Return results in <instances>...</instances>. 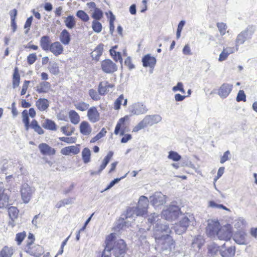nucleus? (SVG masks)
<instances>
[{"instance_id": "1", "label": "nucleus", "mask_w": 257, "mask_h": 257, "mask_svg": "<svg viewBox=\"0 0 257 257\" xmlns=\"http://www.w3.org/2000/svg\"><path fill=\"white\" fill-rule=\"evenodd\" d=\"M149 201L150 199H149L145 196H141L140 197L137 206L136 208H131L127 210L126 218H132L134 220L135 215L138 216L145 214L147 211Z\"/></svg>"}, {"instance_id": "2", "label": "nucleus", "mask_w": 257, "mask_h": 257, "mask_svg": "<svg viewBox=\"0 0 257 257\" xmlns=\"http://www.w3.org/2000/svg\"><path fill=\"white\" fill-rule=\"evenodd\" d=\"M110 234H114V237L110 241L111 245L109 246L110 251L113 254L115 257H123L126 250V245L123 240L117 239L116 240V234L112 233Z\"/></svg>"}, {"instance_id": "3", "label": "nucleus", "mask_w": 257, "mask_h": 257, "mask_svg": "<svg viewBox=\"0 0 257 257\" xmlns=\"http://www.w3.org/2000/svg\"><path fill=\"white\" fill-rule=\"evenodd\" d=\"M162 119V117L159 114L147 115L133 128V132H137L148 125L152 126L161 122Z\"/></svg>"}, {"instance_id": "4", "label": "nucleus", "mask_w": 257, "mask_h": 257, "mask_svg": "<svg viewBox=\"0 0 257 257\" xmlns=\"http://www.w3.org/2000/svg\"><path fill=\"white\" fill-rule=\"evenodd\" d=\"M159 243L162 251H164L165 255L169 254L175 247L174 241L169 234L163 235L160 238L156 239Z\"/></svg>"}, {"instance_id": "5", "label": "nucleus", "mask_w": 257, "mask_h": 257, "mask_svg": "<svg viewBox=\"0 0 257 257\" xmlns=\"http://www.w3.org/2000/svg\"><path fill=\"white\" fill-rule=\"evenodd\" d=\"M180 214L179 207L174 205L167 206L162 212V216L168 221H172L177 219Z\"/></svg>"}, {"instance_id": "6", "label": "nucleus", "mask_w": 257, "mask_h": 257, "mask_svg": "<svg viewBox=\"0 0 257 257\" xmlns=\"http://www.w3.org/2000/svg\"><path fill=\"white\" fill-rule=\"evenodd\" d=\"M130 115H139L145 114L148 111L146 105L142 102H135L128 107Z\"/></svg>"}, {"instance_id": "7", "label": "nucleus", "mask_w": 257, "mask_h": 257, "mask_svg": "<svg viewBox=\"0 0 257 257\" xmlns=\"http://www.w3.org/2000/svg\"><path fill=\"white\" fill-rule=\"evenodd\" d=\"M190 221V219L188 217H183L179 222L175 223L173 226L175 233L179 235L184 233L189 226Z\"/></svg>"}, {"instance_id": "8", "label": "nucleus", "mask_w": 257, "mask_h": 257, "mask_svg": "<svg viewBox=\"0 0 257 257\" xmlns=\"http://www.w3.org/2000/svg\"><path fill=\"white\" fill-rule=\"evenodd\" d=\"M166 198L161 192H156L150 197V202L153 206L157 207L165 204Z\"/></svg>"}, {"instance_id": "9", "label": "nucleus", "mask_w": 257, "mask_h": 257, "mask_svg": "<svg viewBox=\"0 0 257 257\" xmlns=\"http://www.w3.org/2000/svg\"><path fill=\"white\" fill-rule=\"evenodd\" d=\"M220 240L228 241L232 237V231L230 225L227 224L220 227L216 235Z\"/></svg>"}, {"instance_id": "10", "label": "nucleus", "mask_w": 257, "mask_h": 257, "mask_svg": "<svg viewBox=\"0 0 257 257\" xmlns=\"http://www.w3.org/2000/svg\"><path fill=\"white\" fill-rule=\"evenodd\" d=\"M171 232V230L167 224L158 223L154 228V236L156 240L161 238L163 235L169 234Z\"/></svg>"}, {"instance_id": "11", "label": "nucleus", "mask_w": 257, "mask_h": 257, "mask_svg": "<svg viewBox=\"0 0 257 257\" xmlns=\"http://www.w3.org/2000/svg\"><path fill=\"white\" fill-rule=\"evenodd\" d=\"M220 227V223L217 220L209 219L207 221L206 233L210 237H214Z\"/></svg>"}, {"instance_id": "12", "label": "nucleus", "mask_w": 257, "mask_h": 257, "mask_svg": "<svg viewBox=\"0 0 257 257\" xmlns=\"http://www.w3.org/2000/svg\"><path fill=\"white\" fill-rule=\"evenodd\" d=\"M21 192L22 200L24 203H27L30 201L32 194L35 192V189L27 184H24L22 186Z\"/></svg>"}, {"instance_id": "13", "label": "nucleus", "mask_w": 257, "mask_h": 257, "mask_svg": "<svg viewBox=\"0 0 257 257\" xmlns=\"http://www.w3.org/2000/svg\"><path fill=\"white\" fill-rule=\"evenodd\" d=\"M27 252L35 257H39L44 252L43 247L38 244H34L32 242H28Z\"/></svg>"}, {"instance_id": "14", "label": "nucleus", "mask_w": 257, "mask_h": 257, "mask_svg": "<svg viewBox=\"0 0 257 257\" xmlns=\"http://www.w3.org/2000/svg\"><path fill=\"white\" fill-rule=\"evenodd\" d=\"M101 68L106 73H112L117 70L116 64L109 59H105L101 62Z\"/></svg>"}, {"instance_id": "15", "label": "nucleus", "mask_w": 257, "mask_h": 257, "mask_svg": "<svg viewBox=\"0 0 257 257\" xmlns=\"http://www.w3.org/2000/svg\"><path fill=\"white\" fill-rule=\"evenodd\" d=\"M128 115H125L123 117H122L119 119L114 130V134L118 135L120 132V136L124 135L125 128L126 127L124 122L125 121L128 120Z\"/></svg>"}, {"instance_id": "16", "label": "nucleus", "mask_w": 257, "mask_h": 257, "mask_svg": "<svg viewBox=\"0 0 257 257\" xmlns=\"http://www.w3.org/2000/svg\"><path fill=\"white\" fill-rule=\"evenodd\" d=\"M236 251L235 247L231 246L226 247L225 244L224 243L220 247L219 252L222 257H233Z\"/></svg>"}, {"instance_id": "17", "label": "nucleus", "mask_w": 257, "mask_h": 257, "mask_svg": "<svg viewBox=\"0 0 257 257\" xmlns=\"http://www.w3.org/2000/svg\"><path fill=\"white\" fill-rule=\"evenodd\" d=\"M233 85L229 83H223L219 87L218 95L222 98H226L230 93Z\"/></svg>"}, {"instance_id": "18", "label": "nucleus", "mask_w": 257, "mask_h": 257, "mask_svg": "<svg viewBox=\"0 0 257 257\" xmlns=\"http://www.w3.org/2000/svg\"><path fill=\"white\" fill-rule=\"evenodd\" d=\"M251 35V33L249 34L248 30H245L238 34L235 41V50L237 51L238 46L243 44L246 40L250 37Z\"/></svg>"}, {"instance_id": "19", "label": "nucleus", "mask_w": 257, "mask_h": 257, "mask_svg": "<svg viewBox=\"0 0 257 257\" xmlns=\"http://www.w3.org/2000/svg\"><path fill=\"white\" fill-rule=\"evenodd\" d=\"M64 48L61 43L59 42H55L50 45L49 50L55 56H58L62 54Z\"/></svg>"}, {"instance_id": "20", "label": "nucleus", "mask_w": 257, "mask_h": 257, "mask_svg": "<svg viewBox=\"0 0 257 257\" xmlns=\"http://www.w3.org/2000/svg\"><path fill=\"white\" fill-rule=\"evenodd\" d=\"M87 117L89 121L93 123L99 120V113L95 107L92 106L88 110Z\"/></svg>"}, {"instance_id": "21", "label": "nucleus", "mask_w": 257, "mask_h": 257, "mask_svg": "<svg viewBox=\"0 0 257 257\" xmlns=\"http://www.w3.org/2000/svg\"><path fill=\"white\" fill-rule=\"evenodd\" d=\"M39 149L40 152L43 155H53L56 153V151L54 149L50 147L46 143H41L39 145Z\"/></svg>"}, {"instance_id": "22", "label": "nucleus", "mask_w": 257, "mask_h": 257, "mask_svg": "<svg viewBox=\"0 0 257 257\" xmlns=\"http://www.w3.org/2000/svg\"><path fill=\"white\" fill-rule=\"evenodd\" d=\"M142 62L144 67L154 68L156 63V59L154 57L147 54L142 58Z\"/></svg>"}, {"instance_id": "23", "label": "nucleus", "mask_w": 257, "mask_h": 257, "mask_svg": "<svg viewBox=\"0 0 257 257\" xmlns=\"http://www.w3.org/2000/svg\"><path fill=\"white\" fill-rule=\"evenodd\" d=\"M5 189L3 183L0 182V208L6 206L9 201V197L7 194L5 193Z\"/></svg>"}, {"instance_id": "24", "label": "nucleus", "mask_w": 257, "mask_h": 257, "mask_svg": "<svg viewBox=\"0 0 257 257\" xmlns=\"http://www.w3.org/2000/svg\"><path fill=\"white\" fill-rule=\"evenodd\" d=\"M246 234L243 231L237 232L234 235L233 240L238 244H246Z\"/></svg>"}, {"instance_id": "25", "label": "nucleus", "mask_w": 257, "mask_h": 257, "mask_svg": "<svg viewBox=\"0 0 257 257\" xmlns=\"http://www.w3.org/2000/svg\"><path fill=\"white\" fill-rule=\"evenodd\" d=\"M80 152V149L76 146H71L62 148L61 153L64 155H69L70 154L76 155Z\"/></svg>"}, {"instance_id": "26", "label": "nucleus", "mask_w": 257, "mask_h": 257, "mask_svg": "<svg viewBox=\"0 0 257 257\" xmlns=\"http://www.w3.org/2000/svg\"><path fill=\"white\" fill-rule=\"evenodd\" d=\"M51 88V84L47 81L40 82L36 87V91L39 93H47Z\"/></svg>"}, {"instance_id": "27", "label": "nucleus", "mask_w": 257, "mask_h": 257, "mask_svg": "<svg viewBox=\"0 0 257 257\" xmlns=\"http://www.w3.org/2000/svg\"><path fill=\"white\" fill-rule=\"evenodd\" d=\"M204 240L201 235H197L192 241V247L195 251L199 250L202 245L204 244Z\"/></svg>"}, {"instance_id": "28", "label": "nucleus", "mask_w": 257, "mask_h": 257, "mask_svg": "<svg viewBox=\"0 0 257 257\" xmlns=\"http://www.w3.org/2000/svg\"><path fill=\"white\" fill-rule=\"evenodd\" d=\"M91 131L92 128L88 122L85 121L81 122L80 124V132L82 134L88 136L91 134Z\"/></svg>"}, {"instance_id": "29", "label": "nucleus", "mask_w": 257, "mask_h": 257, "mask_svg": "<svg viewBox=\"0 0 257 257\" xmlns=\"http://www.w3.org/2000/svg\"><path fill=\"white\" fill-rule=\"evenodd\" d=\"M40 45L43 50L49 51L51 45V40L49 37L48 36L42 37L40 41Z\"/></svg>"}, {"instance_id": "30", "label": "nucleus", "mask_w": 257, "mask_h": 257, "mask_svg": "<svg viewBox=\"0 0 257 257\" xmlns=\"http://www.w3.org/2000/svg\"><path fill=\"white\" fill-rule=\"evenodd\" d=\"M36 105L40 111H44L48 108L49 102L47 99L39 98L36 101Z\"/></svg>"}, {"instance_id": "31", "label": "nucleus", "mask_w": 257, "mask_h": 257, "mask_svg": "<svg viewBox=\"0 0 257 257\" xmlns=\"http://www.w3.org/2000/svg\"><path fill=\"white\" fill-rule=\"evenodd\" d=\"M114 235V234H109L107 236L106 239V245L102 254V257H111L110 249L109 248V245L111 244L109 241L112 240Z\"/></svg>"}, {"instance_id": "32", "label": "nucleus", "mask_w": 257, "mask_h": 257, "mask_svg": "<svg viewBox=\"0 0 257 257\" xmlns=\"http://www.w3.org/2000/svg\"><path fill=\"white\" fill-rule=\"evenodd\" d=\"M71 40L70 35L67 30H63L60 35V40L64 45L69 44Z\"/></svg>"}, {"instance_id": "33", "label": "nucleus", "mask_w": 257, "mask_h": 257, "mask_svg": "<svg viewBox=\"0 0 257 257\" xmlns=\"http://www.w3.org/2000/svg\"><path fill=\"white\" fill-rule=\"evenodd\" d=\"M103 50V45L99 44L93 51L91 53V57L93 59L98 60L100 56L102 55Z\"/></svg>"}, {"instance_id": "34", "label": "nucleus", "mask_w": 257, "mask_h": 257, "mask_svg": "<svg viewBox=\"0 0 257 257\" xmlns=\"http://www.w3.org/2000/svg\"><path fill=\"white\" fill-rule=\"evenodd\" d=\"M113 156L112 152H109L107 155L104 158L102 164L100 166L99 170L98 171V173H100L107 166L108 163L109 162L110 159Z\"/></svg>"}, {"instance_id": "35", "label": "nucleus", "mask_w": 257, "mask_h": 257, "mask_svg": "<svg viewBox=\"0 0 257 257\" xmlns=\"http://www.w3.org/2000/svg\"><path fill=\"white\" fill-rule=\"evenodd\" d=\"M64 23L66 26L70 29H73L76 25L75 18L73 16L71 15L68 16L67 18H66L65 20H64Z\"/></svg>"}, {"instance_id": "36", "label": "nucleus", "mask_w": 257, "mask_h": 257, "mask_svg": "<svg viewBox=\"0 0 257 257\" xmlns=\"http://www.w3.org/2000/svg\"><path fill=\"white\" fill-rule=\"evenodd\" d=\"M90 150L88 148H85L82 152V158L85 164H87L90 161Z\"/></svg>"}, {"instance_id": "37", "label": "nucleus", "mask_w": 257, "mask_h": 257, "mask_svg": "<svg viewBox=\"0 0 257 257\" xmlns=\"http://www.w3.org/2000/svg\"><path fill=\"white\" fill-rule=\"evenodd\" d=\"M69 116L71 122L74 124H77L80 121L79 115L74 110H71L69 111Z\"/></svg>"}, {"instance_id": "38", "label": "nucleus", "mask_w": 257, "mask_h": 257, "mask_svg": "<svg viewBox=\"0 0 257 257\" xmlns=\"http://www.w3.org/2000/svg\"><path fill=\"white\" fill-rule=\"evenodd\" d=\"M13 254V249L11 247L5 246L0 252V257H12Z\"/></svg>"}, {"instance_id": "39", "label": "nucleus", "mask_w": 257, "mask_h": 257, "mask_svg": "<svg viewBox=\"0 0 257 257\" xmlns=\"http://www.w3.org/2000/svg\"><path fill=\"white\" fill-rule=\"evenodd\" d=\"M107 86H109L108 82L106 81L101 82L99 83L98 91L100 95H103L108 91Z\"/></svg>"}, {"instance_id": "40", "label": "nucleus", "mask_w": 257, "mask_h": 257, "mask_svg": "<svg viewBox=\"0 0 257 257\" xmlns=\"http://www.w3.org/2000/svg\"><path fill=\"white\" fill-rule=\"evenodd\" d=\"M42 126L46 129L54 131L56 130L55 122L50 119L45 120L42 123Z\"/></svg>"}, {"instance_id": "41", "label": "nucleus", "mask_w": 257, "mask_h": 257, "mask_svg": "<svg viewBox=\"0 0 257 257\" xmlns=\"http://www.w3.org/2000/svg\"><path fill=\"white\" fill-rule=\"evenodd\" d=\"M20 77L17 68H16L13 74V87L14 88L19 85Z\"/></svg>"}, {"instance_id": "42", "label": "nucleus", "mask_w": 257, "mask_h": 257, "mask_svg": "<svg viewBox=\"0 0 257 257\" xmlns=\"http://www.w3.org/2000/svg\"><path fill=\"white\" fill-rule=\"evenodd\" d=\"M8 212L10 218L12 219V220H15L17 218L19 214V210L16 207L12 206L9 208Z\"/></svg>"}, {"instance_id": "43", "label": "nucleus", "mask_w": 257, "mask_h": 257, "mask_svg": "<svg viewBox=\"0 0 257 257\" xmlns=\"http://www.w3.org/2000/svg\"><path fill=\"white\" fill-rule=\"evenodd\" d=\"M31 127L39 135L44 134V131L41 127L39 125L38 122L36 120H33L31 122Z\"/></svg>"}, {"instance_id": "44", "label": "nucleus", "mask_w": 257, "mask_h": 257, "mask_svg": "<svg viewBox=\"0 0 257 257\" xmlns=\"http://www.w3.org/2000/svg\"><path fill=\"white\" fill-rule=\"evenodd\" d=\"M74 106L78 110L84 111L88 108L89 105L84 102L81 101L75 103Z\"/></svg>"}, {"instance_id": "45", "label": "nucleus", "mask_w": 257, "mask_h": 257, "mask_svg": "<svg viewBox=\"0 0 257 257\" xmlns=\"http://www.w3.org/2000/svg\"><path fill=\"white\" fill-rule=\"evenodd\" d=\"M49 70L53 75H57L59 72L57 63L56 62L50 63Z\"/></svg>"}, {"instance_id": "46", "label": "nucleus", "mask_w": 257, "mask_h": 257, "mask_svg": "<svg viewBox=\"0 0 257 257\" xmlns=\"http://www.w3.org/2000/svg\"><path fill=\"white\" fill-rule=\"evenodd\" d=\"M76 16L84 22H87L89 20L88 15L83 11L79 10L76 13Z\"/></svg>"}, {"instance_id": "47", "label": "nucleus", "mask_w": 257, "mask_h": 257, "mask_svg": "<svg viewBox=\"0 0 257 257\" xmlns=\"http://www.w3.org/2000/svg\"><path fill=\"white\" fill-rule=\"evenodd\" d=\"M102 16L103 13L102 11L98 8L95 9L92 14V17L96 20H100Z\"/></svg>"}, {"instance_id": "48", "label": "nucleus", "mask_w": 257, "mask_h": 257, "mask_svg": "<svg viewBox=\"0 0 257 257\" xmlns=\"http://www.w3.org/2000/svg\"><path fill=\"white\" fill-rule=\"evenodd\" d=\"M168 158L174 161H178L181 159V156L177 152L171 151L169 152Z\"/></svg>"}, {"instance_id": "49", "label": "nucleus", "mask_w": 257, "mask_h": 257, "mask_svg": "<svg viewBox=\"0 0 257 257\" xmlns=\"http://www.w3.org/2000/svg\"><path fill=\"white\" fill-rule=\"evenodd\" d=\"M92 27L93 31L96 33H100L102 30V25L100 23L97 21H93L92 24Z\"/></svg>"}, {"instance_id": "50", "label": "nucleus", "mask_w": 257, "mask_h": 257, "mask_svg": "<svg viewBox=\"0 0 257 257\" xmlns=\"http://www.w3.org/2000/svg\"><path fill=\"white\" fill-rule=\"evenodd\" d=\"M217 27L221 36L224 35L227 29V26L226 24L224 23H218L217 24Z\"/></svg>"}, {"instance_id": "51", "label": "nucleus", "mask_w": 257, "mask_h": 257, "mask_svg": "<svg viewBox=\"0 0 257 257\" xmlns=\"http://www.w3.org/2000/svg\"><path fill=\"white\" fill-rule=\"evenodd\" d=\"M123 99V95H120L115 101L114 103V108L115 110H118L120 109V105L122 103V101Z\"/></svg>"}, {"instance_id": "52", "label": "nucleus", "mask_w": 257, "mask_h": 257, "mask_svg": "<svg viewBox=\"0 0 257 257\" xmlns=\"http://www.w3.org/2000/svg\"><path fill=\"white\" fill-rule=\"evenodd\" d=\"M59 139L63 142L67 144H73L76 142V138L75 137H60Z\"/></svg>"}, {"instance_id": "53", "label": "nucleus", "mask_w": 257, "mask_h": 257, "mask_svg": "<svg viewBox=\"0 0 257 257\" xmlns=\"http://www.w3.org/2000/svg\"><path fill=\"white\" fill-rule=\"evenodd\" d=\"M89 94L91 98L94 100H98L100 99V96L96 91L94 89H90L89 91Z\"/></svg>"}, {"instance_id": "54", "label": "nucleus", "mask_w": 257, "mask_h": 257, "mask_svg": "<svg viewBox=\"0 0 257 257\" xmlns=\"http://www.w3.org/2000/svg\"><path fill=\"white\" fill-rule=\"evenodd\" d=\"M236 101L237 102L246 101V95L243 90H240L239 91L236 97Z\"/></svg>"}, {"instance_id": "55", "label": "nucleus", "mask_w": 257, "mask_h": 257, "mask_svg": "<svg viewBox=\"0 0 257 257\" xmlns=\"http://www.w3.org/2000/svg\"><path fill=\"white\" fill-rule=\"evenodd\" d=\"M26 236L25 232L18 233L16 234V240L18 242V244L20 245Z\"/></svg>"}, {"instance_id": "56", "label": "nucleus", "mask_w": 257, "mask_h": 257, "mask_svg": "<svg viewBox=\"0 0 257 257\" xmlns=\"http://www.w3.org/2000/svg\"><path fill=\"white\" fill-rule=\"evenodd\" d=\"M172 90L174 92L180 91L183 93H185V90L183 88V84L182 82H178L176 86L172 88Z\"/></svg>"}, {"instance_id": "57", "label": "nucleus", "mask_w": 257, "mask_h": 257, "mask_svg": "<svg viewBox=\"0 0 257 257\" xmlns=\"http://www.w3.org/2000/svg\"><path fill=\"white\" fill-rule=\"evenodd\" d=\"M127 173H126L124 176L120 178H116V179H114L113 180H112L110 183L108 185V186L106 188V189H105V190H108L109 189H110L111 187H112L115 184L117 183L121 179H123L124 178L126 175H127Z\"/></svg>"}, {"instance_id": "58", "label": "nucleus", "mask_w": 257, "mask_h": 257, "mask_svg": "<svg viewBox=\"0 0 257 257\" xmlns=\"http://www.w3.org/2000/svg\"><path fill=\"white\" fill-rule=\"evenodd\" d=\"M37 59V56L35 53L30 54L27 57V61L29 64H33Z\"/></svg>"}, {"instance_id": "59", "label": "nucleus", "mask_w": 257, "mask_h": 257, "mask_svg": "<svg viewBox=\"0 0 257 257\" xmlns=\"http://www.w3.org/2000/svg\"><path fill=\"white\" fill-rule=\"evenodd\" d=\"M158 220L159 215L155 213L151 214L149 216L148 221L151 223H153L156 221H157Z\"/></svg>"}, {"instance_id": "60", "label": "nucleus", "mask_w": 257, "mask_h": 257, "mask_svg": "<svg viewBox=\"0 0 257 257\" xmlns=\"http://www.w3.org/2000/svg\"><path fill=\"white\" fill-rule=\"evenodd\" d=\"M32 20H33V17L31 16L27 19V20L25 23V24L24 25V28L28 29V30L25 32L26 34L28 33V32L30 29V27L32 22Z\"/></svg>"}, {"instance_id": "61", "label": "nucleus", "mask_w": 257, "mask_h": 257, "mask_svg": "<svg viewBox=\"0 0 257 257\" xmlns=\"http://www.w3.org/2000/svg\"><path fill=\"white\" fill-rule=\"evenodd\" d=\"M30 81L25 80L23 84L22 89L21 90V94L23 95L26 94L28 85L30 83Z\"/></svg>"}, {"instance_id": "62", "label": "nucleus", "mask_w": 257, "mask_h": 257, "mask_svg": "<svg viewBox=\"0 0 257 257\" xmlns=\"http://www.w3.org/2000/svg\"><path fill=\"white\" fill-rule=\"evenodd\" d=\"M228 55L229 54H228V53H227L223 49V51L219 55L218 61L222 62L225 60L227 58Z\"/></svg>"}, {"instance_id": "63", "label": "nucleus", "mask_w": 257, "mask_h": 257, "mask_svg": "<svg viewBox=\"0 0 257 257\" xmlns=\"http://www.w3.org/2000/svg\"><path fill=\"white\" fill-rule=\"evenodd\" d=\"M22 116H23V122L24 123H29V118L28 114V111L27 110H24L22 112Z\"/></svg>"}, {"instance_id": "64", "label": "nucleus", "mask_w": 257, "mask_h": 257, "mask_svg": "<svg viewBox=\"0 0 257 257\" xmlns=\"http://www.w3.org/2000/svg\"><path fill=\"white\" fill-rule=\"evenodd\" d=\"M230 155V152L229 151H226L223 155L222 156L220 159V163L223 164L225 162L229 159V155Z\"/></svg>"}]
</instances>
